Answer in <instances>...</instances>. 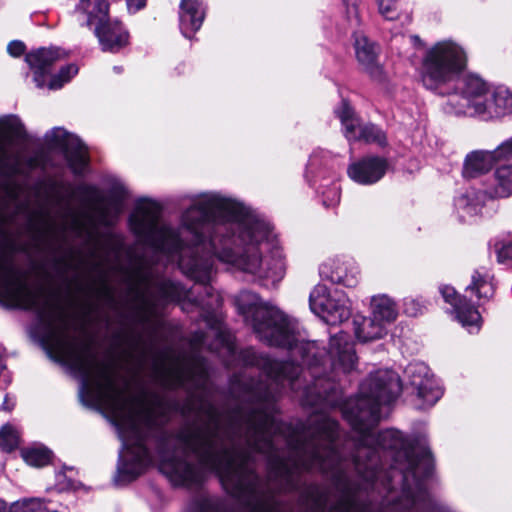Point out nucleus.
Returning <instances> with one entry per match:
<instances>
[{
	"instance_id": "3",
	"label": "nucleus",
	"mask_w": 512,
	"mask_h": 512,
	"mask_svg": "<svg viewBox=\"0 0 512 512\" xmlns=\"http://www.w3.org/2000/svg\"><path fill=\"white\" fill-rule=\"evenodd\" d=\"M0 206V228L7 223L6 209L10 200L5 195ZM0 301L7 307L34 310L47 329V343L52 353L56 355L54 330L60 322V317L68 319L64 311L43 300L41 294L33 289L24 279L20 271L0 248Z\"/></svg>"
},
{
	"instance_id": "22",
	"label": "nucleus",
	"mask_w": 512,
	"mask_h": 512,
	"mask_svg": "<svg viewBox=\"0 0 512 512\" xmlns=\"http://www.w3.org/2000/svg\"><path fill=\"white\" fill-rule=\"evenodd\" d=\"M506 114H512V92L505 88H498L492 91L482 118L488 120Z\"/></svg>"
},
{
	"instance_id": "38",
	"label": "nucleus",
	"mask_w": 512,
	"mask_h": 512,
	"mask_svg": "<svg viewBox=\"0 0 512 512\" xmlns=\"http://www.w3.org/2000/svg\"><path fill=\"white\" fill-rule=\"evenodd\" d=\"M423 310V306L418 300L415 299H406L404 302V312L408 316L415 317L418 314H421Z\"/></svg>"
},
{
	"instance_id": "40",
	"label": "nucleus",
	"mask_w": 512,
	"mask_h": 512,
	"mask_svg": "<svg viewBox=\"0 0 512 512\" xmlns=\"http://www.w3.org/2000/svg\"><path fill=\"white\" fill-rule=\"evenodd\" d=\"M10 376L6 371V365L4 361V348L0 346V384L8 385L10 383Z\"/></svg>"
},
{
	"instance_id": "20",
	"label": "nucleus",
	"mask_w": 512,
	"mask_h": 512,
	"mask_svg": "<svg viewBox=\"0 0 512 512\" xmlns=\"http://www.w3.org/2000/svg\"><path fill=\"white\" fill-rule=\"evenodd\" d=\"M356 57L363 69L374 78L381 76L382 70L377 62L375 45L364 37H357L355 40Z\"/></svg>"
},
{
	"instance_id": "4",
	"label": "nucleus",
	"mask_w": 512,
	"mask_h": 512,
	"mask_svg": "<svg viewBox=\"0 0 512 512\" xmlns=\"http://www.w3.org/2000/svg\"><path fill=\"white\" fill-rule=\"evenodd\" d=\"M467 66L465 49L455 41L442 40L429 47L421 61L420 78L425 88L445 95Z\"/></svg>"
},
{
	"instance_id": "36",
	"label": "nucleus",
	"mask_w": 512,
	"mask_h": 512,
	"mask_svg": "<svg viewBox=\"0 0 512 512\" xmlns=\"http://www.w3.org/2000/svg\"><path fill=\"white\" fill-rule=\"evenodd\" d=\"M323 205L326 208H333L340 202V187L333 183L327 190L322 191Z\"/></svg>"
},
{
	"instance_id": "46",
	"label": "nucleus",
	"mask_w": 512,
	"mask_h": 512,
	"mask_svg": "<svg viewBox=\"0 0 512 512\" xmlns=\"http://www.w3.org/2000/svg\"><path fill=\"white\" fill-rule=\"evenodd\" d=\"M113 69H114V71H115L116 73H120V72L122 71V68H121V67H119V66H114V68H113Z\"/></svg>"
},
{
	"instance_id": "2",
	"label": "nucleus",
	"mask_w": 512,
	"mask_h": 512,
	"mask_svg": "<svg viewBox=\"0 0 512 512\" xmlns=\"http://www.w3.org/2000/svg\"><path fill=\"white\" fill-rule=\"evenodd\" d=\"M131 231L167 261H177L180 270L203 286L195 296L179 283L160 275L157 266L139 259L131 279L135 305L146 316L170 303L189 301L202 308L220 304L210 283L216 275L215 260L259 279L277 283L285 275L282 251L272 242L270 225L243 203L218 193L195 197L176 229L160 221V208L150 200H139L129 216Z\"/></svg>"
},
{
	"instance_id": "30",
	"label": "nucleus",
	"mask_w": 512,
	"mask_h": 512,
	"mask_svg": "<svg viewBox=\"0 0 512 512\" xmlns=\"http://www.w3.org/2000/svg\"><path fill=\"white\" fill-rule=\"evenodd\" d=\"M330 159V153L318 149L315 150L308 161L307 169H306V177L309 179L310 177L313 178L314 183H316L317 178L321 176L320 169L323 167H326L328 164V160Z\"/></svg>"
},
{
	"instance_id": "23",
	"label": "nucleus",
	"mask_w": 512,
	"mask_h": 512,
	"mask_svg": "<svg viewBox=\"0 0 512 512\" xmlns=\"http://www.w3.org/2000/svg\"><path fill=\"white\" fill-rule=\"evenodd\" d=\"M76 11L86 16L85 24H102L108 17V3L106 0H80Z\"/></svg>"
},
{
	"instance_id": "27",
	"label": "nucleus",
	"mask_w": 512,
	"mask_h": 512,
	"mask_svg": "<svg viewBox=\"0 0 512 512\" xmlns=\"http://www.w3.org/2000/svg\"><path fill=\"white\" fill-rule=\"evenodd\" d=\"M71 197H78L87 207L98 209L103 205L105 197L95 185L81 183L71 193Z\"/></svg>"
},
{
	"instance_id": "29",
	"label": "nucleus",
	"mask_w": 512,
	"mask_h": 512,
	"mask_svg": "<svg viewBox=\"0 0 512 512\" xmlns=\"http://www.w3.org/2000/svg\"><path fill=\"white\" fill-rule=\"evenodd\" d=\"M21 454L27 464L35 467L45 466L51 457V451L40 445L23 449Z\"/></svg>"
},
{
	"instance_id": "18",
	"label": "nucleus",
	"mask_w": 512,
	"mask_h": 512,
	"mask_svg": "<svg viewBox=\"0 0 512 512\" xmlns=\"http://www.w3.org/2000/svg\"><path fill=\"white\" fill-rule=\"evenodd\" d=\"M498 149L475 150L467 154L463 165V175L468 178L477 177L488 172L493 165L501 161Z\"/></svg>"
},
{
	"instance_id": "9",
	"label": "nucleus",
	"mask_w": 512,
	"mask_h": 512,
	"mask_svg": "<svg viewBox=\"0 0 512 512\" xmlns=\"http://www.w3.org/2000/svg\"><path fill=\"white\" fill-rule=\"evenodd\" d=\"M311 311L321 317L329 325H337L349 319L350 308L344 298L331 296L328 288L318 284L309 296Z\"/></svg>"
},
{
	"instance_id": "35",
	"label": "nucleus",
	"mask_w": 512,
	"mask_h": 512,
	"mask_svg": "<svg viewBox=\"0 0 512 512\" xmlns=\"http://www.w3.org/2000/svg\"><path fill=\"white\" fill-rule=\"evenodd\" d=\"M378 12L386 20H396L401 12L398 0H377Z\"/></svg>"
},
{
	"instance_id": "42",
	"label": "nucleus",
	"mask_w": 512,
	"mask_h": 512,
	"mask_svg": "<svg viewBox=\"0 0 512 512\" xmlns=\"http://www.w3.org/2000/svg\"><path fill=\"white\" fill-rule=\"evenodd\" d=\"M145 5H146V0H127L128 10L133 13L144 8Z\"/></svg>"
},
{
	"instance_id": "19",
	"label": "nucleus",
	"mask_w": 512,
	"mask_h": 512,
	"mask_svg": "<svg viewBox=\"0 0 512 512\" xmlns=\"http://www.w3.org/2000/svg\"><path fill=\"white\" fill-rule=\"evenodd\" d=\"M95 35L104 51L118 52L128 43V33L118 22L111 23L107 19L96 26Z\"/></svg>"
},
{
	"instance_id": "47",
	"label": "nucleus",
	"mask_w": 512,
	"mask_h": 512,
	"mask_svg": "<svg viewBox=\"0 0 512 512\" xmlns=\"http://www.w3.org/2000/svg\"><path fill=\"white\" fill-rule=\"evenodd\" d=\"M411 38H413L415 41H420L418 36H412Z\"/></svg>"
},
{
	"instance_id": "26",
	"label": "nucleus",
	"mask_w": 512,
	"mask_h": 512,
	"mask_svg": "<svg viewBox=\"0 0 512 512\" xmlns=\"http://www.w3.org/2000/svg\"><path fill=\"white\" fill-rule=\"evenodd\" d=\"M0 132L8 142L22 141L27 137L25 126L16 115H8L0 119Z\"/></svg>"
},
{
	"instance_id": "24",
	"label": "nucleus",
	"mask_w": 512,
	"mask_h": 512,
	"mask_svg": "<svg viewBox=\"0 0 512 512\" xmlns=\"http://www.w3.org/2000/svg\"><path fill=\"white\" fill-rule=\"evenodd\" d=\"M489 198H505L512 195V165H502L494 173V183L486 190Z\"/></svg>"
},
{
	"instance_id": "32",
	"label": "nucleus",
	"mask_w": 512,
	"mask_h": 512,
	"mask_svg": "<svg viewBox=\"0 0 512 512\" xmlns=\"http://www.w3.org/2000/svg\"><path fill=\"white\" fill-rule=\"evenodd\" d=\"M78 73V67L76 64H68L62 67L56 75H54L48 87L51 90H57L63 87V85L69 82Z\"/></svg>"
},
{
	"instance_id": "8",
	"label": "nucleus",
	"mask_w": 512,
	"mask_h": 512,
	"mask_svg": "<svg viewBox=\"0 0 512 512\" xmlns=\"http://www.w3.org/2000/svg\"><path fill=\"white\" fill-rule=\"evenodd\" d=\"M45 142L52 148L63 150L69 167L74 174L80 175L88 163L87 150L81 140L60 127H55L45 134Z\"/></svg>"
},
{
	"instance_id": "12",
	"label": "nucleus",
	"mask_w": 512,
	"mask_h": 512,
	"mask_svg": "<svg viewBox=\"0 0 512 512\" xmlns=\"http://www.w3.org/2000/svg\"><path fill=\"white\" fill-rule=\"evenodd\" d=\"M22 174L19 160L16 158L10 161L8 144L5 139L0 138V191L10 200L18 201L20 197V186L14 180L16 175Z\"/></svg>"
},
{
	"instance_id": "45",
	"label": "nucleus",
	"mask_w": 512,
	"mask_h": 512,
	"mask_svg": "<svg viewBox=\"0 0 512 512\" xmlns=\"http://www.w3.org/2000/svg\"><path fill=\"white\" fill-rule=\"evenodd\" d=\"M139 341H140L139 339L134 340V342L132 344L134 349H136L139 346Z\"/></svg>"
},
{
	"instance_id": "13",
	"label": "nucleus",
	"mask_w": 512,
	"mask_h": 512,
	"mask_svg": "<svg viewBox=\"0 0 512 512\" xmlns=\"http://www.w3.org/2000/svg\"><path fill=\"white\" fill-rule=\"evenodd\" d=\"M153 375L161 387L174 389L186 386L188 371L180 362L163 357L155 361Z\"/></svg>"
},
{
	"instance_id": "15",
	"label": "nucleus",
	"mask_w": 512,
	"mask_h": 512,
	"mask_svg": "<svg viewBox=\"0 0 512 512\" xmlns=\"http://www.w3.org/2000/svg\"><path fill=\"white\" fill-rule=\"evenodd\" d=\"M322 279L346 287H355L359 282V267L353 260H336L324 263L319 268Z\"/></svg>"
},
{
	"instance_id": "25",
	"label": "nucleus",
	"mask_w": 512,
	"mask_h": 512,
	"mask_svg": "<svg viewBox=\"0 0 512 512\" xmlns=\"http://www.w3.org/2000/svg\"><path fill=\"white\" fill-rule=\"evenodd\" d=\"M372 313L386 327L394 322L398 316L395 302L386 295L374 296L371 300Z\"/></svg>"
},
{
	"instance_id": "7",
	"label": "nucleus",
	"mask_w": 512,
	"mask_h": 512,
	"mask_svg": "<svg viewBox=\"0 0 512 512\" xmlns=\"http://www.w3.org/2000/svg\"><path fill=\"white\" fill-rule=\"evenodd\" d=\"M404 376L421 403L418 408L432 407L443 395L429 367L423 362H412L404 370Z\"/></svg>"
},
{
	"instance_id": "16",
	"label": "nucleus",
	"mask_w": 512,
	"mask_h": 512,
	"mask_svg": "<svg viewBox=\"0 0 512 512\" xmlns=\"http://www.w3.org/2000/svg\"><path fill=\"white\" fill-rule=\"evenodd\" d=\"M489 198L488 192L468 188L454 200L455 212L462 222H471L478 216Z\"/></svg>"
},
{
	"instance_id": "44",
	"label": "nucleus",
	"mask_w": 512,
	"mask_h": 512,
	"mask_svg": "<svg viewBox=\"0 0 512 512\" xmlns=\"http://www.w3.org/2000/svg\"><path fill=\"white\" fill-rule=\"evenodd\" d=\"M0 512H10V510L8 511L7 509L6 503L2 500H0Z\"/></svg>"
},
{
	"instance_id": "48",
	"label": "nucleus",
	"mask_w": 512,
	"mask_h": 512,
	"mask_svg": "<svg viewBox=\"0 0 512 512\" xmlns=\"http://www.w3.org/2000/svg\"><path fill=\"white\" fill-rule=\"evenodd\" d=\"M227 349L232 352V347L230 345H227Z\"/></svg>"
},
{
	"instance_id": "17",
	"label": "nucleus",
	"mask_w": 512,
	"mask_h": 512,
	"mask_svg": "<svg viewBox=\"0 0 512 512\" xmlns=\"http://www.w3.org/2000/svg\"><path fill=\"white\" fill-rule=\"evenodd\" d=\"M205 8L200 0H182L179 11V26L186 38H191L204 21Z\"/></svg>"
},
{
	"instance_id": "10",
	"label": "nucleus",
	"mask_w": 512,
	"mask_h": 512,
	"mask_svg": "<svg viewBox=\"0 0 512 512\" xmlns=\"http://www.w3.org/2000/svg\"><path fill=\"white\" fill-rule=\"evenodd\" d=\"M336 113L341 121L344 135L348 141H364L366 143H376L381 146L386 143L384 132L373 124L362 125L347 101H342Z\"/></svg>"
},
{
	"instance_id": "39",
	"label": "nucleus",
	"mask_w": 512,
	"mask_h": 512,
	"mask_svg": "<svg viewBox=\"0 0 512 512\" xmlns=\"http://www.w3.org/2000/svg\"><path fill=\"white\" fill-rule=\"evenodd\" d=\"M498 153L502 160H508L512 158V137L502 142L498 147Z\"/></svg>"
},
{
	"instance_id": "1",
	"label": "nucleus",
	"mask_w": 512,
	"mask_h": 512,
	"mask_svg": "<svg viewBox=\"0 0 512 512\" xmlns=\"http://www.w3.org/2000/svg\"><path fill=\"white\" fill-rule=\"evenodd\" d=\"M235 304L257 337L270 346L286 348L291 361L279 362L253 349L242 352L247 366H256L261 379L241 384L240 405L224 423L210 403L200 404L198 421L176 433L164 429L174 404L154 394L138 403L120 387L109 363L98 358L90 343L71 332L69 319L60 317L54 330L56 358L79 378V397L89 407L104 408L113 416L122 441L115 481L135 480L152 463L147 442L153 439L159 455V468L174 485L199 486L207 473H215L221 483L239 488L245 449L268 427L277 423L275 400L289 386L302 390L304 402L311 406L334 404L335 378L348 373L357 357L349 335L339 332L331 337L326 352L315 341H306L298 322L278 308L262 303L257 294L241 291Z\"/></svg>"
},
{
	"instance_id": "31",
	"label": "nucleus",
	"mask_w": 512,
	"mask_h": 512,
	"mask_svg": "<svg viewBox=\"0 0 512 512\" xmlns=\"http://www.w3.org/2000/svg\"><path fill=\"white\" fill-rule=\"evenodd\" d=\"M19 431L11 424H5L0 429V447L5 451H12L19 444Z\"/></svg>"
},
{
	"instance_id": "37",
	"label": "nucleus",
	"mask_w": 512,
	"mask_h": 512,
	"mask_svg": "<svg viewBox=\"0 0 512 512\" xmlns=\"http://www.w3.org/2000/svg\"><path fill=\"white\" fill-rule=\"evenodd\" d=\"M495 252L500 263L512 260V242L505 240L497 242L495 244Z\"/></svg>"
},
{
	"instance_id": "11",
	"label": "nucleus",
	"mask_w": 512,
	"mask_h": 512,
	"mask_svg": "<svg viewBox=\"0 0 512 512\" xmlns=\"http://www.w3.org/2000/svg\"><path fill=\"white\" fill-rule=\"evenodd\" d=\"M389 163L380 156H366L352 162L347 168L351 180L361 185H372L380 181L386 174Z\"/></svg>"
},
{
	"instance_id": "28",
	"label": "nucleus",
	"mask_w": 512,
	"mask_h": 512,
	"mask_svg": "<svg viewBox=\"0 0 512 512\" xmlns=\"http://www.w3.org/2000/svg\"><path fill=\"white\" fill-rule=\"evenodd\" d=\"M124 198V188L122 186H114L109 193L107 204L99 208L102 217L107 218L110 212H113L116 216L120 215L123 211Z\"/></svg>"
},
{
	"instance_id": "14",
	"label": "nucleus",
	"mask_w": 512,
	"mask_h": 512,
	"mask_svg": "<svg viewBox=\"0 0 512 512\" xmlns=\"http://www.w3.org/2000/svg\"><path fill=\"white\" fill-rule=\"evenodd\" d=\"M66 57V53L60 48H40L26 54L25 60L34 71V81L37 87L45 85V76L50 72L51 66Z\"/></svg>"
},
{
	"instance_id": "33",
	"label": "nucleus",
	"mask_w": 512,
	"mask_h": 512,
	"mask_svg": "<svg viewBox=\"0 0 512 512\" xmlns=\"http://www.w3.org/2000/svg\"><path fill=\"white\" fill-rule=\"evenodd\" d=\"M52 270L56 279L61 282H68V274L74 268L73 263L66 256H54L51 260Z\"/></svg>"
},
{
	"instance_id": "34",
	"label": "nucleus",
	"mask_w": 512,
	"mask_h": 512,
	"mask_svg": "<svg viewBox=\"0 0 512 512\" xmlns=\"http://www.w3.org/2000/svg\"><path fill=\"white\" fill-rule=\"evenodd\" d=\"M46 506L38 498L23 499L14 502L10 512H46Z\"/></svg>"
},
{
	"instance_id": "21",
	"label": "nucleus",
	"mask_w": 512,
	"mask_h": 512,
	"mask_svg": "<svg viewBox=\"0 0 512 512\" xmlns=\"http://www.w3.org/2000/svg\"><path fill=\"white\" fill-rule=\"evenodd\" d=\"M354 330L357 339L364 343L381 339L387 334V328L373 315L371 317H356Z\"/></svg>"
},
{
	"instance_id": "6",
	"label": "nucleus",
	"mask_w": 512,
	"mask_h": 512,
	"mask_svg": "<svg viewBox=\"0 0 512 512\" xmlns=\"http://www.w3.org/2000/svg\"><path fill=\"white\" fill-rule=\"evenodd\" d=\"M454 92L446 88L449 95L446 110L456 115L483 117L492 91L479 76L469 74L454 82Z\"/></svg>"
},
{
	"instance_id": "5",
	"label": "nucleus",
	"mask_w": 512,
	"mask_h": 512,
	"mask_svg": "<svg viewBox=\"0 0 512 512\" xmlns=\"http://www.w3.org/2000/svg\"><path fill=\"white\" fill-rule=\"evenodd\" d=\"M465 292V296H459L451 286L440 287L443 299L452 306L458 322L470 333L478 332L481 327V316L467 296L475 294L479 302L489 300L494 294L492 276L483 269L474 271L471 283L466 287Z\"/></svg>"
},
{
	"instance_id": "41",
	"label": "nucleus",
	"mask_w": 512,
	"mask_h": 512,
	"mask_svg": "<svg viewBox=\"0 0 512 512\" xmlns=\"http://www.w3.org/2000/svg\"><path fill=\"white\" fill-rule=\"evenodd\" d=\"M8 53L13 57L22 55L25 51V45L21 41H12L7 46Z\"/></svg>"
},
{
	"instance_id": "43",
	"label": "nucleus",
	"mask_w": 512,
	"mask_h": 512,
	"mask_svg": "<svg viewBox=\"0 0 512 512\" xmlns=\"http://www.w3.org/2000/svg\"><path fill=\"white\" fill-rule=\"evenodd\" d=\"M13 407H14V402L11 401V399L8 395H6L4 398V402L1 406V409L4 411H11Z\"/></svg>"
}]
</instances>
